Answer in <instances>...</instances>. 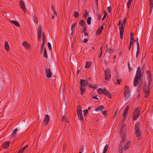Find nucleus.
I'll list each match as a JSON object with an SVG mask.
<instances>
[{"mask_svg": "<svg viewBox=\"0 0 153 153\" xmlns=\"http://www.w3.org/2000/svg\"><path fill=\"white\" fill-rule=\"evenodd\" d=\"M105 79L108 81L109 80L111 77V75L110 70L108 69L105 71Z\"/></svg>", "mask_w": 153, "mask_h": 153, "instance_id": "obj_6", "label": "nucleus"}, {"mask_svg": "<svg viewBox=\"0 0 153 153\" xmlns=\"http://www.w3.org/2000/svg\"><path fill=\"white\" fill-rule=\"evenodd\" d=\"M11 22L12 23L14 24L15 25H16V26H19V23H18V22H17L16 21H15V20H11Z\"/></svg>", "mask_w": 153, "mask_h": 153, "instance_id": "obj_32", "label": "nucleus"}, {"mask_svg": "<svg viewBox=\"0 0 153 153\" xmlns=\"http://www.w3.org/2000/svg\"><path fill=\"white\" fill-rule=\"evenodd\" d=\"M149 82L148 84V86L149 87L151 84L152 82L151 75L150 74H149Z\"/></svg>", "mask_w": 153, "mask_h": 153, "instance_id": "obj_22", "label": "nucleus"}, {"mask_svg": "<svg viewBox=\"0 0 153 153\" xmlns=\"http://www.w3.org/2000/svg\"><path fill=\"white\" fill-rule=\"evenodd\" d=\"M88 41V39H84V43H86Z\"/></svg>", "mask_w": 153, "mask_h": 153, "instance_id": "obj_58", "label": "nucleus"}, {"mask_svg": "<svg viewBox=\"0 0 153 153\" xmlns=\"http://www.w3.org/2000/svg\"><path fill=\"white\" fill-rule=\"evenodd\" d=\"M104 62L105 63H106L108 62V61L106 59H105L104 60Z\"/></svg>", "mask_w": 153, "mask_h": 153, "instance_id": "obj_62", "label": "nucleus"}, {"mask_svg": "<svg viewBox=\"0 0 153 153\" xmlns=\"http://www.w3.org/2000/svg\"><path fill=\"white\" fill-rule=\"evenodd\" d=\"M143 88L144 89V90H145V89H146V84L144 85L143 86Z\"/></svg>", "mask_w": 153, "mask_h": 153, "instance_id": "obj_47", "label": "nucleus"}, {"mask_svg": "<svg viewBox=\"0 0 153 153\" xmlns=\"http://www.w3.org/2000/svg\"><path fill=\"white\" fill-rule=\"evenodd\" d=\"M100 50H101V53H100V56H99V57H100L102 55V47H101L100 48Z\"/></svg>", "mask_w": 153, "mask_h": 153, "instance_id": "obj_57", "label": "nucleus"}, {"mask_svg": "<svg viewBox=\"0 0 153 153\" xmlns=\"http://www.w3.org/2000/svg\"><path fill=\"white\" fill-rule=\"evenodd\" d=\"M42 49H44V56L46 58H47V52L46 51V48H45L43 47V48H42Z\"/></svg>", "mask_w": 153, "mask_h": 153, "instance_id": "obj_31", "label": "nucleus"}, {"mask_svg": "<svg viewBox=\"0 0 153 153\" xmlns=\"http://www.w3.org/2000/svg\"><path fill=\"white\" fill-rule=\"evenodd\" d=\"M128 145H127L126 144L124 146V149L125 150H126L128 147Z\"/></svg>", "mask_w": 153, "mask_h": 153, "instance_id": "obj_46", "label": "nucleus"}, {"mask_svg": "<svg viewBox=\"0 0 153 153\" xmlns=\"http://www.w3.org/2000/svg\"><path fill=\"white\" fill-rule=\"evenodd\" d=\"M41 35V30L40 27H38V29L37 30V39L38 40L39 39Z\"/></svg>", "mask_w": 153, "mask_h": 153, "instance_id": "obj_18", "label": "nucleus"}, {"mask_svg": "<svg viewBox=\"0 0 153 153\" xmlns=\"http://www.w3.org/2000/svg\"><path fill=\"white\" fill-rule=\"evenodd\" d=\"M81 93L82 94H83L85 92V88L84 87H80Z\"/></svg>", "mask_w": 153, "mask_h": 153, "instance_id": "obj_25", "label": "nucleus"}, {"mask_svg": "<svg viewBox=\"0 0 153 153\" xmlns=\"http://www.w3.org/2000/svg\"><path fill=\"white\" fill-rule=\"evenodd\" d=\"M48 46L49 50H51V43L49 42L48 43Z\"/></svg>", "mask_w": 153, "mask_h": 153, "instance_id": "obj_40", "label": "nucleus"}, {"mask_svg": "<svg viewBox=\"0 0 153 153\" xmlns=\"http://www.w3.org/2000/svg\"><path fill=\"white\" fill-rule=\"evenodd\" d=\"M90 65L91 63L90 62H87L86 63L85 67L86 68H88L90 67Z\"/></svg>", "mask_w": 153, "mask_h": 153, "instance_id": "obj_29", "label": "nucleus"}, {"mask_svg": "<svg viewBox=\"0 0 153 153\" xmlns=\"http://www.w3.org/2000/svg\"><path fill=\"white\" fill-rule=\"evenodd\" d=\"M140 111L138 108H137L134 111L133 116V119L134 120H136L138 118Z\"/></svg>", "mask_w": 153, "mask_h": 153, "instance_id": "obj_5", "label": "nucleus"}, {"mask_svg": "<svg viewBox=\"0 0 153 153\" xmlns=\"http://www.w3.org/2000/svg\"><path fill=\"white\" fill-rule=\"evenodd\" d=\"M104 94L108 97L109 98H111V96L109 94V92L105 88H104V91L103 92Z\"/></svg>", "mask_w": 153, "mask_h": 153, "instance_id": "obj_12", "label": "nucleus"}, {"mask_svg": "<svg viewBox=\"0 0 153 153\" xmlns=\"http://www.w3.org/2000/svg\"><path fill=\"white\" fill-rule=\"evenodd\" d=\"M119 29L120 30V37L121 39H122L123 37V33L124 32V29L123 28H121L120 26H119Z\"/></svg>", "mask_w": 153, "mask_h": 153, "instance_id": "obj_13", "label": "nucleus"}, {"mask_svg": "<svg viewBox=\"0 0 153 153\" xmlns=\"http://www.w3.org/2000/svg\"><path fill=\"white\" fill-rule=\"evenodd\" d=\"M33 13H32V18L31 20H30V22L33 23H37L38 22V20L37 18L35 17V16L34 15L33 16Z\"/></svg>", "mask_w": 153, "mask_h": 153, "instance_id": "obj_11", "label": "nucleus"}, {"mask_svg": "<svg viewBox=\"0 0 153 153\" xmlns=\"http://www.w3.org/2000/svg\"><path fill=\"white\" fill-rule=\"evenodd\" d=\"M126 18H125L124 19V20L123 21V22H122V23H123L124 25H125L126 23Z\"/></svg>", "mask_w": 153, "mask_h": 153, "instance_id": "obj_53", "label": "nucleus"}, {"mask_svg": "<svg viewBox=\"0 0 153 153\" xmlns=\"http://www.w3.org/2000/svg\"><path fill=\"white\" fill-rule=\"evenodd\" d=\"M101 31L102 30L100 28H99L97 30V31L96 32L97 34V35L100 34V33L101 32Z\"/></svg>", "mask_w": 153, "mask_h": 153, "instance_id": "obj_38", "label": "nucleus"}, {"mask_svg": "<svg viewBox=\"0 0 153 153\" xmlns=\"http://www.w3.org/2000/svg\"><path fill=\"white\" fill-rule=\"evenodd\" d=\"M88 86L90 88H94V89H95V88H97V86H96L94 85H93L91 84H89Z\"/></svg>", "mask_w": 153, "mask_h": 153, "instance_id": "obj_33", "label": "nucleus"}, {"mask_svg": "<svg viewBox=\"0 0 153 153\" xmlns=\"http://www.w3.org/2000/svg\"><path fill=\"white\" fill-rule=\"evenodd\" d=\"M88 111V110L87 109H86L83 111V113L85 116V115L87 113Z\"/></svg>", "mask_w": 153, "mask_h": 153, "instance_id": "obj_43", "label": "nucleus"}, {"mask_svg": "<svg viewBox=\"0 0 153 153\" xmlns=\"http://www.w3.org/2000/svg\"><path fill=\"white\" fill-rule=\"evenodd\" d=\"M20 5L21 8L23 10V11H25V5L23 2L21 0L20 1Z\"/></svg>", "mask_w": 153, "mask_h": 153, "instance_id": "obj_15", "label": "nucleus"}, {"mask_svg": "<svg viewBox=\"0 0 153 153\" xmlns=\"http://www.w3.org/2000/svg\"><path fill=\"white\" fill-rule=\"evenodd\" d=\"M128 108H129L128 106L127 105L126 107V108L125 109V110L124 111L123 115V117L124 118L126 117V115L127 113Z\"/></svg>", "mask_w": 153, "mask_h": 153, "instance_id": "obj_19", "label": "nucleus"}, {"mask_svg": "<svg viewBox=\"0 0 153 153\" xmlns=\"http://www.w3.org/2000/svg\"><path fill=\"white\" fill-rule=\"evenodd\" d=\"M117 112H118V111H116V112L115 113V116H114V117H115L117 115Z\"/></svg>", "mask_w": 153, "mask_h": 153, "instance_id": "obj_61", "label": "nucleus"}, {"mask_svg": "<svg viewBox=\"0 0 153 153\" xmlns=\"http://www.w3.org/2000/svg\"><path fill=\"white\" fill-rule=\"evenodd\" d=\"M45 35L44 33L42 34V40H43V43H42V48H43L44 46V45L45 43Z\"/></svg>", "mask_w": 153, "mask_h": 153, "instance_id": "obj_26", "label": "nucleus"}, {"mask_svg": "<svg viewBox=\"0 0 153 153\" xmlns=\"http://www.w3.org/2000/svg\"><path fill=\"white\" fill-rule=\"evenodd\" d=\"M139 127L140 123L139 122H137L135 126V130L136 136L138 137L140 136L141 134V132L140 131Z\"/></svg>", "mask_w": 153, "mask_h": 153, "instance_id": "obj_3", "label": "nucleus"}, {"mask_svg": "<svg viewBox=\"0 0 153 153\" xmlns=\"http://www.w3.org/2000/svg\"><path fill=\"white\" fill-rule=\"evenodd\" d=\"M97 92L99 94H102L104 91V89H102L101 88H98L97 90Z\"/></svg>", "mask_w": 153, "mask_h": 153, "instance_id": "obj_30", "label": "nucleus"}, {"mask_svg": "<svg viewBox=\"0 0 153 153\" xmlns=\"http://www.w3.org/2000/svg\"><path fill=\"white\" fill-rule=\"evenodd\" d=\"M24 151L23 150H22V149H20L19 152H18V153H22Z\"/></svg>", "mask_w": 153, "mask_h": 153, "instance_id": "obj_56", "label": "nucleus"}, {"mask_svg": "<svg viewBox=\"0 0 153 153\" xmlns=\"http://www.w3.org/2000/svg\"><path fill=\"white\" fill-rule=\"evenodd\" d=\"M17 131V130L16 129L13 131L12 133V134L13 135H14Z\"/></svg>", "mask_w": 153, "mask_h": 153, "instance_id": "obj_49", "label": "nucleus"}, {"mask_svg": "<svg viewBox=\"0 0 153 153\" xmlns=\"http://www.w3.org/2000/svg\"><path fill=\"white\" fill-rule=\"evenodd\" d=\"M82 112V109L81 108V107L79 106L78 105V106L77 109V114H78L79 113H80Z\"/></svg>", "mask_w": 153, "mask_h": 153, "instance_id": "obj_24", "label": "nucleus"}, {"mask_svg": "<svg viewBox=\"0 0 153 153\" xmlns=\"http://www.w3.org/2000/svg\"><path fill=\"white\" fill-rule=\"evenodd\" d=\"M125 126H123L120 130V134L122 137V140L119 144V151L120 153H122L123 152V143L125 141L126 137V129L124 128Z\"/></svg>", "mask_w": 153, "mask_h": 153, "instance_id": "obj_2", "label": "nucleus"}, {"mask_svg": "<svg viewBox=\"0 0 153 153\" xmlns=\"http://www.w3.org/2000/svg\"><path fill=\"white\" fill-rule=\"evenodd\" d=\"M108 148V145L107 144H106L105 146V147L103 149V151L104 153H105L106 152Z\"/></svg>", "mask_w": 153, "mask_h": 153, "instance_id": "obj_27", "label": "nucleus"}, {"mask_svg": "<svg viewBox=\"0 0 153 153\" xmlns=\"http://www.w3.org/2000/svg\"><path fill=\"white\" fill-rule=\"evenodd\" d=\"M49 120V116L48 115H45L44 117L43 122L46 125L48 123Z\"/></svg>", "mask_w": 153, "mask_h": 153, "instance_id": "obj_10", "label": "nucleus"}, {"mask_svg": "<svg viewBox=\"0 0 153 153\" xmlns=\"http://www.w3.org/2000/svg\"><path fill=\"white\" fill-rule=\"evenodd\" d=\"M134 36L132 33H131L130 41V42L129 45L128 47V50L129 51L130 50L131 46L133 45L134 42Z\"/></svg>", "mask_w": 153, "mask_h": 153, "instance_id": "obj_7", "label": "nucleus"}, {"mask_svg": "<svg viewBox=\"0 0 153 153\" xmlns=\"http://www.w3.org/2000/svg\"><path fill=\"white\" fill-rule=\"evenodd\" d=\"M74 16L75 17H77L79 15L78 13V12L76 11L74 12Z\"/></svg>", "mask_w": 153, "mask_h": 153, "instance_id": "obj_35", "label": "nucleus"}, {"mask_svg": "<svg viewBox=\"0 0 153 153\" xmlns=\"http://www.w3.org/2000/svg\"><path fill=\"white\" fill-rule=\"evenodd\" d=\"M104 106L102 105L100 106L97 108H96L95 109V111H102L104 109Z\"/></svg>", "mask_w": 153, "mask_h": 153, "instance_id": "obj_14", "label": "nucleus"}, {"mask_svg": "<svg viewBox=\"0 0 153 153\" xmlns=\"http://www.w3.org/2000/svg\"><path fill=\"white\" fill-rule=\"evenodd\" d=\"M76 24L75 23H74L71 26V29L72 30V28L74 27L75 25Z\"/></svg>", "mask_w": 153, "mask_h": 153, "instance_id": "obj_52", "label": "nucleus"}, {"mask_svg": "<svg viewBox=\"0 0 153 153\" xmlns=\"http://www.w3.org/2000/svg\"><path fill=\"white\" fill-rule=\"evenodd\" d=\"M137 48H140L139 46V44L138 42H137Z\"/></svg>", "mask_w": 153, "mask_h": 153, "instance_id": "obj_59", "label": "nucleus"}, {"mask_svg": "<svg viewBox=\"0 0 153 153\" xmlns=\"http://www.w3.org/2000/svg\"><path fill=\"white\" fill-rule=\"evenodd\" d=\"M144 92L146 93V94L148 95L149 94V91L148 90V89H145L144 90Z\"/></svg>", "mask_w": 153, "mask_h": 153, "instance_id": "obj_44", "label": "nucleus"}, {"mask_svg": "<svg viewBox=\"0 0 153 153\" xmlns=\"http://www.w3.org/2000/svg\"><path fill=\"white\" fill-rule=\"evenodd\" d=\"M88 84V82L84 79H81L80 81V87H84L87 85Z\"/></svg>", "mask_w": 153, "mask_h": 153, "instance_id": "obj_8", "label": "nucleus"}, {"mask_svg": "<svg viewBox=\"0 0 153 153\" xmlns=\"http://www.w3.org/2000/svg\"><path fill=\"white\" fill-rule=\"evenodd\" d=\"M78 117L81 121L83 120V115L82 112L77 114Z\"/></svg>", "mask_w": 153, "mask_h": 153, "instance_id": "obj_23", "label": "nucleus"}, {"mask_svg": "<svg viewBox=\"0 0 153 153\" xmlns=\"http://www.w3.org/2000/svg\"><path fill=\"white\" fill-rule=\"evenodd\" d=\"M124 95L126 100H128L130 97V93L129 88L128 86H126L125 87Z\"/></svg>", "mask_w": 153, "mask_h": 153, "instance_id": "obj_4", "label": "nucleus"}, {"mask_svg": "<svg viewBox=\"0 0 153 153\" xmlns=\"http://www.w3.org/2000/svg\"><path fill=\"white\" fill-rule=\"evenodd\" d=\"M88 14V13L87 11H86L85 12V14H83V16L85 19L86 18Z\"/></svg>", "mask_w": 153, "mask_h": 153, "instance_id": "obj_42", "label": "nucleus"}, {"mask_svg": "<svg viewBox=\"0 0 153 153\" xmlns=\"http://www.w3.org/2000/svg\"><path fill=\"white\" fill-rule=\"evenodd\" d=\"M79 23L81 25H82V26H83L84 25V22L82 20H80L79 21Z\"/></svg>", "mask_w": 153, "mask_h": 153, "instance_id": "obj_36", "label": "nucleus"}, {"mask_svg": "<svg viewBox=\"0 0 153 153\" xmlns=\"http://www.w3.org/2000/svg\"><path fill=\"white\" fill-rule=\"evenodd\" d=\"M106 51L108 53H112L113 52V50L111 49L108 45L106 46Z\"/></svg>", "mask_w": 153, "mask_h": 153, "instance_id": "obj_28", "label": "nucleus"}, {"mask_svg": "<svg viewBox=\"0 0 153 153\" xmlns=\"http://www.w3.org/2000/svg\"><path fill=\"white\" fill-rule=\"evenodd\" d=\"M124 24H123V23H122L121 24V28H123V25H124Z\"/></svg>", "mask_w": 153, "mask_h": 153, "instance_id": "obj_63", "label": "nucleus"}, {"mask_svg": "<svg viewBox=\"0 0 153 153\" xmlns=\"http://www.w3.org/2000/svg\"><path fill=\"white\" fill-rule=\"evenodd\" d=\"M91 17H89L87 19V23L89 25H90L91 24Z\"/></svg>", "mask_w": 153, "mask_h": 153, "instance_id": "obj_34", "label": "nucleus"}, {"mask_svg": "<svg viewBox=\"0 0 153 153\" xmlns=\"http://www.w3.org/2000/svg\"><path fill=\"white\" fill-rule=\"evenodd\" d=\"M132 0H128L127 3V6L128 8H129L131 5V2Z\"/></svg>", "mask_w": 153, "mask_h": 153, "instance_id": "obj_37", "label": "nucleus"}, {"mask_svg": "<svg viewBox=\"0 0 153 153\" xmlns=\"http://www.w3.org/2000/svg\"><path fill=\"white\" fill-rule=\"evenodd\" d=\"M10 142L5 143L3 144V147L5 149H7L9 146Z\"/></svg>", "mask_w": 153, "mask_h": 153, "instance_id": "obj_20", "label": "nucleus"}, {"mask_svg": "<svg viewBox=\"0 0 153 153\" xmlns=\"http://www.w3.org/2000/svg\"><path fill=\"white\" fill-rule=\"evenodd\" d=\"M86 27H84L83 28V30L82 31V33L85 32V31H86Z\"/></svg>", "mask_w": 153, "mask_h": 153, "instance_id": "obj_51", "label": "nucleus"}, {"mask_svg": "<svg viewBox=\"0 0 153 153\" xmlns=\"http://www.w3.org/2000/svg\"><path fill=\"white\" fill-rule=\"evenodd\" d=\"M108 9L109 12L111 13V6L109 7H108Z\"/></svg>", "mask_w": 153, "mask_h": 153, "instance_id": "obj_50", "label": "nucleus"}, {"mask_svg": "<svg viewBox=\"0 0 153 153\" xmlns=\"http://www.w3.org/2000/svg\"><path fill=\"white\" fill-rule=\"evenodd\" d=\"M150 3V13L152 12L153 7V0H149Z\"/></svg>", "mask_w": 153, "mask_h": 153, "instance_id": "obj_17", "label": "nucleus"}, {"mask_svg": "<svg viewBox=\"0 0 153 153\" xmlns=\"http://www.w3.org/2000/svg\"><path fill=\"white\" fill-rule=\"evenodd\" d=\"M122 81V79H120L118 76L117 77V84H120V82Z\"/></svg>", "mask_w": 153, "mask_h": 153, "instance_id": "obj_39", "label": "nucleus"}, {"mask_svg": "<svg viewBox=\"0 0 153 153\" xmlns=\"http://www.w3.org/2000/svg\"><path fill=\"white\" fill-rule=\"evenodd\" d=\"M106 13H105V14H104V15L103 18L102 19V21H103L104 19L106 17Z\"/></svg>", "mask_w": 153, "mask_h": 153, "instance_id": "obj_55", "label": "nucleus"}, {"mask_svg": "<svg viewBox=\"0 0 153 153\" xmlns=\"http://www.w3.org/2000/svg\"><path fill=\"white\" fill-rule=\"evenodd\" d=\"M22 45L25 48H28L30 47L29 44L26 41H24L22 42Z\"/></svg>", "mask_w": 153, "mask_h": 153, "instance_id": "obj_16", "label": "nucleus"}, {"mask_svg": "<svg viewBox=\"0 0 153 153\" xmlns=\"http://www.w3.org/2000/svg\"><path fill=\"white\" fill-rule=\"evenodd\" d=\"M45 73L47 77L50 78L51 77V73L50 69L49 68H46L45 69Z\"/></svg>", "mask_w": 153, "mask_h": 153, "instance_id": "obj_9", "label": "nucleus"}, {"mask_svg": "<svg viewBox=\"0 0 153 153\" xmlns=\"http://www.w3.org/2000/svg\"><path fill=\"white\" fill-rule=\"evenodd\" d=\"M84 34L85 36H87L88 35V33L87 32H84Z\"/></svg>", "mask_w": 153, "mask_h": 153, "instance_id": "obj_64", "label": "nucleus"}, {"mask_svg": "<svg viewBox=\"0 0 153 153\" xmlns=\"http://www.w3.org/2000/svg\"><path fill=\"white\" fill-rule=\"evenodd\" d=\"M140 51V48H137V54H139Z\"/></svg>", "mask_w": 153, "mask_h": 153, "instance_id": "obj_48", "label": "nucleus"}, {"mask_svg": "<svg viewBox=\"0 0 153 153\" xmlns=\"http://www.w3.org/2000/svg\"><path fill=\"white\" fill-rule=\"evenodd\" d=\"M65 120H66L67 121V122H68V121L67 120V118L66 116L65 117L64 116L62 118V120L63 121H64Z\"/></svg>", "mask_w": 153, "mask_h": 153, "instance_id": "obj_45", "label": "nucleus"}, {"mask_svg": "<svg viewBox=\"0 0 153 153\" xmlns=\"http://www.w3.org/2000/svg\"><path fill=\"white\" fill-rule=\"evenodd\" d=\"M93 98L95 99L98 100V99L97 97H96V96H94L92 97Z\"/></svg>", "mask_w": 153, "mask_h": 153, "instance_id": "obj_60", "label": "nucleus"}, {"mask_svg": "<svg viewBox=\"0 0 153 153\" xmlns=\"http://www.w3.org/2000/svg\"><path fill=\"white\" fill-rule=\"evenodd\" d=\"M143 72V70H142L140 71V68H139L137 71L136 75L134 80V86H136L138 84V88L137 90V92H138L140 91L142 85L143 79L142 77H141V74Z\"/></svg>", "mask_w": 153, "mask_h": 153, "instance_id": "obj_1", "label": "nucleus"}, {"mask_svg": "<svg viewBox=\"0 0 153 153\" xmlns=\"http://www.w3.org/2000/svg\"><path fill=\"white\" fill-rule=\"evenodd\" d=\"M5 48L7 51H8L10 50V47L9 45L8 42L6 41H5Z\"/></svg>", "mask_w": 153, "mask_h": 153, "instance_id": "obj_21", "label": "nucleus"}, {"mask_svg": "<svg viewBox=\"0 0 153 153\" xmlns=\"http://www.w3.org/2000/svg\"><path fill=\"white\" fill-rule=\"evenodd\" d=\"M84 144H82L81 146V148L80 149V151L81 152H83L84 150Z\"/></svg>", "mask_w": 153, "mask_h": 153, "instance_id": "obj_41", "label": "nucleus"}, {"mask_svg": "<svg viewBox=\"0 0 153 153\" xmlns=\"http://www.w3.org/2000/svg\"><path fill=\"white\" fill-rule=\"evenodd\" d=\"M140 68V71H141V70H143V72H142V74H141V76H142V75H143V68H144V66H143V67H142V69H140V67H139L138 68H137V69H138V68Z\"/></svg>", "mask_w": 153, "mask_h": 153, "instance_id": "obj_54", "label": "nucleus"}]
</instances>
